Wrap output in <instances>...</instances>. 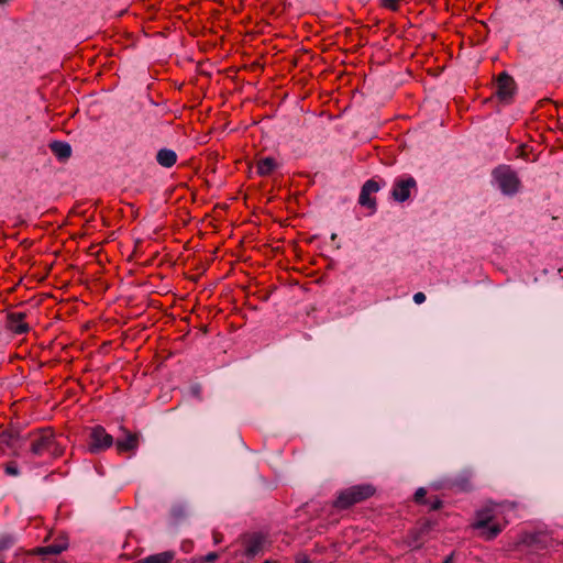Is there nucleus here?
<instances>
[{"label": "nucleus", "instance_id": "nucleus-19", "mask_svg": "<svg viewBox=\"0 0 563 563\" xmlns=\"http://www.w3.org/2000/svg\"><path fill=\"white\" fill-rule=\"evenodd\" d=\"M504 527L498 522H490L485 529H476L479 531L478 537L485 541L496 539L503 531Z\"/></svg>", "mask_w": 563, "mask_h": 563}, {"label": "nucleus", "instance_id": "nucleus-1", "mask_svg": "<svg viewBox=\"0 0 563 563\" xmlns=\"http://www.w3.org/2000/svg\"><path fill=\"white\" fill-rule=\"evenodd\" d=\"M32 439L30 453L33 456L42 457L48 455L52 459H58L64 454L65 448L60 444L56 434L51 428L38 429L29 433Z\"/></svg>", "mask_w": 563, "mask_h": 563}, {"label": "nucleus", "instance_id": "nucleus-14", "mask_svg": "<svg viewBox=\"0 0 563 563\" xmlns=\"http://www.w3.org/2000/svg\"><path fill=\"white\" fill-rule=\"evenodd\" d=\"M48 147L59 162H66L71 156V146L67 142L53 141L49 143Z\"/></svg>", "mask_w": 563, "mask_h": 563}, {"label": "nucleus", "instance_id": "nucleus-34", "mask_svg": "<svg viewBox=\"0 0 563 563\" xmlns=\"http://www.w3.org/2000/svg\"><path fill=\"white\" fill-rule=\"evenodd\" d=\"M335 238H336V234H335V233H333V234L331 235V239H332V240H334Z\"/></svg>", "mask_w": 563, "mask_h": 563}, {"label": "nucleus", "instance_id": "nucleus-20", "mask_svg": "<svg viewBox=\"0 0 563 563\" xmlns=\"http://www.w3.org/2000/svg\"><path fill=\"white\" fill-rule=\"evenodd\" d=\"M451 488H456L460 492H470L473 489L471 478L466 475L454 478L450 485Z\"/></svg>", "mask_w": 563, "mask_h": 563}, {"label": "nucleus", "instance_id": "nucleus-10", "mask_svg": "<svg viewBox=\"0 0 563 563\" xmlns=\"http://www.w3.org/2000/svg\"><path fill=\"white\" fill-rule=\"evenodd\" d=\"M416 188L417 181L412 176L396 178L391 190V197L397 202H405L410 198L411 189Z\"/></svg>", "mask_w": 563, "mask_h": 563}, {"label": "nucleus", "instance_id": "nucleus-32", "mask_svg": "<svg viewBox=\"0 0 563 563\" xmlns=\"http://www.w3.org/2000/svg\"><path fill=\"white\" fill-rule=\"evenodd\" d=\"M559 2V5L561 7V9H563V0H558Z\"/></svg>", "mask_w": 563, "mask_h": 563}, {"label": "nucleus", "instance_id": "nucleus-29", "mask_svg": "<svg viewBox=\"0 0 563 563\" xmlns=\"http://www.w3.org/2000/svg\"><path fill=\"white\" fill-rule=\"evenodd\" d=\"M219 558V554L217 552H210L203 558V562L207 563H213Z\"/></svg>", "mask_w": 563, "mask_h": 563}, {"label": "nucleus", "instance_id": "nucleus-28", "mask_svg": "<svg viewBox=\"0 0 563 563\" xmlns=\"http://www.w3.org/2000/svg\"><path fill=\"white\" fill-rule=\"evenodd\" d=\"M413 301L417 305H421L426 301V295L421 291H418L413 295Z\"/></svg>", "mask_w": 563, "mask_h": 563}, {"label": "nucleus", "instance_id": "nucleus-7", "mask_svg": "<svg viewBox=\"0 0 563 563\" xmlns=\"http://www.w3.org/2000/svg\"><path fill=\"white\" fill-rule=\"evenodd\" d=\"M517 93V84L515 79L507 73L503 71L496 79L495 96L503 104H510Z\"/></svg>", "mask_w": 563, "mask_h": 563}, {"label": "nucleus", "instance_id": "nucleus-30", "mask_svg": "<svg viewBox=\"0 0 563 563\" xmlns=\"http://www.w3.org/2000/svg\"><path fill=\"white\" fill-rule=\"evenodd\" d=\"M442 563H453V556L450 555V556H446Z\"/></svg>", "mask_w": 563, "mask_h": 563}, {"label": "nucleus", "instance_id": "nucleus-17", "mask_svg": "<svg viewBox=\"0 0 563 563\" xmlns=\"http://www.w3.org/2000/svg\"><path fill=\"white\" fill-rule=\"evenodd\" d=\"M175 551L168 550L155 554L147 555L135 563H172L175 559Z\"/></svg>", "mask_w": 563, "mask_h": 563}, {"label": "nucleus", "instance_id": "nucleus-3", "mask_svg": "<svg viewBox=\"0 0 563 563\" xmlns=\"http://www.w3.org/2000/svg\"><path fill=\"white\" fill-rule=\"evenodd\" d=\"M492 177L505 196H515L521 188V180L510 165H498L493 169Z\"/></svg>", "mask_w": 563, "mask_h": 563}, {"label": "nucleus", "instance_id": "nucleus-5", "mask_svg": "<svg viewBox=\"0 0 563 563\" xmlns=\"http://www.w3.org/2000/svg\"><path fill=\"white\" fill-rule=\"evenodd\" d=\"M114 443L113 437L98 424L91 428L88 437V452L99 454L110 449Z\"/></svg>", "mask_w": 563, "mask_h": 563}, {"label": "nucleus", "instance_id": "nucleus-13", "mask_svg": "<svg viewBox=\"0 0 563 563\" xmlns=\"http://www.w3.org/2000/svg\"><path fill=\"white\" fill-rule=\"evenodd\" d=\"M494 509L485 507L475 511V519L471 523L472 529H485L490 522H494Z\"/></svg>", "mask_w": 563, "mask_h": 563}, {"label": "nucleus", "instance_id": "nucleus-24", "mask_svg": "<svg viewBox=\"0 0 563 563\" xmlns=\"http://www.w3.org/2000/svg\"><path fill=\"white\" fill-rule=\"evenodd\" d=\"M4 472L9 476H18L20 474V470L18 467L16 462L10 461L4 465Z\"/></svg>", "mask_w": 563, "mask_h": 563}, {"label": "nucleus", "instance_id": "nucleus-31", "mask_svg": "<svg viewBox=\"0 0 563 563\" xmlns=\"http://www.w3.org/2000/svg\"><path fill=\"white\" fill-rule=\"evenodd\" d=\"M263 563H278V561H275V560H265Z\"/></svg>", "mask_w": 563, "mask_h": 563}, {"label": "nucleus", "instance_id": "nucleus-8", "mask_svg": "<svg viewBox=\"0 0 563 563\" xmlns=\"http://www.w3.org/2000/svg\"><path fill=\"white\" fill-rule=\"evenodd\" d=\"M69 548V538L67 533H59L54 542L44 547H36L30 551V554L42 556L44 560L47 559L48 555H58L62 552L66 551Z\"/></svg>", "mask_w": 563, "mask_h": 563}, {"label": "nucleus", "instance_id": "nucleus-4", "mask_svg": "<svg viewBox=\"0 0 563 563\" xmlns=\"http://www.w3.org/2000/svg\"><path fill=\"white\" fill-rule=\"evenodd\" d=\"M437 526V521L432 519H420L416 526L408 530L404 542L412 550H419L423 547L427 537Z\"/></svg>", "mask_w": 563, "mask_h": 563}, {"label": "nucleus", "instance_id": "nucleus-6", "mask_svg": "<svg viewBox=\"0 0 563 563\" xmlns=\"http://www.w3.org/2000/svg\"><path fill=\"white\" fill-rule=\"evenodd\" d=\"M267 533L263 531L246 532L241 536L243 545V555L247 559H254L263 552L267 542Z\"/></svg>", "mask_w": 563, "mask_h": 563}, {"label": "nucleus", "instance_id": "nucleus-21", "mask_svg": "<svg viewBox=\"0 0 563 563\" xmlns=\"http://www.w3.org/2000/svg\"><path fill=\"white\" fill-rule=\"evenodd\" d=\"M427 499V489L423 487H419L413 495L415 503L418 505H427L429 504V500Z\"/></svg>", "mask_w": 563, "mask_h": 563}, {"label": "nucleus", "instance_id": "nucleus-33", "mask_svg": "<svg viewBox=\"0 0 563 563\" xmlns=\"http://www.w3.org/2000/svg\"><path fill=\"white\" fill-rule=\"evenodd\" d=\"M49 538H51V534H48V536L44 539V542H47Z\"/></svg>", "mask_w": 563, "mask_h": 563}, {"label": "nucleus", "instance_id": "nucleus-26", "mask_svg": "<svg viewBox=\"0 0 563 563\" xmlns=\"http://www.w3.org/2000/svg\"><path fill=\"white\" fill-rule=\"evenodd\" d=\"M380 5L391 11H397L399 8V0H382Z\"/></svg>", "mask_w": 563, "mask_h": 563}, {"label": "nucleus", "instance_id": "nucleus-15", "mask_svg": "<svg viewBox=\"0 0 563 563\" xmlns=\"http://www.w3.org/2000/svg\"><path fill=\"white\" fill-rule=\"evenodd\" d=\"M278 166L279 164L274 157H263L257 162V174L262 177L269 176L278 168Z\"/></svg>", "mask_w": 563, "mask_h": 563}, {"label": "nucleus", "instance_id": "nucleus-2", "mask_svg": "<svg viewBox=\"0 0 563 563\" xmlns=\"http://www.w3.org/2000/svg\"><path fill=\"white\" fill-rule=\"evenodd\" d=\"M376 493V487L369 483L350 486L338 493L332 507L338 510H347L356 504L363 503Z\"/></svg>", "mask_w": 563, "mask_h": 563}, {"label": "nucleus", "instance_id": "nucleus-12", "mask_svg": "<svg viewBox=\"0 0 563 563\" xmlns=\"http://www.w3.org/2000/svg\"><path fill=\"white\" fill-rule=\"evenodd\" d=\"M26 318L25 312H9L5 318V328L10 332L21 335L30 331L29 324L24 321Z\"/></svg>", "mask_w": 563, "mask_h": 563}, {"label": "nucleus", "instance_id": "nucleus-22", "mask_svg": "<svg viewBox=\"0 0 563 563\" xmlns=\"http://www.w3.org/2000/svg\"><path fill=\"white\" fill-rule=\"evenodd\" d=\"M170 516L172 518L177 522L185 518L186 516V509L181 505H176L170 509Z\"/></svg>", "mask_w": 563, "mask_h": 563}, {"label": "nucleus", "instance_id": "nucleus-25", "mask_svg": "<svg viewBox=\"0 0 563 563\" xmlns=\"http://www.w3.org/2000/svg\"><path fill=\"white\" fill-rule=\"evenodd\" d=\"M427 500H429V504L426 506H428L430 510H439L443 506V501L438 496H430Z\"/></svg>", "mask_w": 563, "mask_h": 563}, {"label": "nucleus", "instance_id": "nucleus-11", "mask_svg": "<svg viewBox=\"0 0 563 563\" xmlns=\"http://www.w3.org/2000/svg\"><path fill=\"white\" fill-rule=\"evenodd\" d=\"M379 189L380 185L375 179H368L361 188L358 203L362 207L369 209L371 213H374L377 210L376 199L371 195L377 192Z\"/></svg>", "mask_w": 563, "mask_h": 563}, {"label": "nucleus", "instance_id": "nucleus-9", "mask_svg": "<svg viewBox=\"0 0 563 563\" xmlns=\"http://www.w3.org/2000/svg\"><path fill=\"white\" fill-rule=\"evenodd\" d=\"M120 430L122 431L123 437L118 438L113 443L118 454H134L140 445V434L131 432L125 427H121Z\"/></svg>", "mask_w": 563, "mask_h": 563}, {"label": "nucleus", "instance_id": "nucleus-23", "mask_svg": "<svg viewBox=\"0 0 563 563\" xmlns=\"http://www.w3.org/2000/svg\"><path fill=\"white\" fill-rule=\"evenodd\" d=\"M188 391L191 397L202 401V386L199 383L191 384Z\"/></svg>", "mask_w": 563, "mask_h": 563}, {"label": "nucleus", "instance_id": "nucleus-27", "mask_svg": "<svg viewBox=\"0 0 563 563\" xmlns=\"http://www.w3.org/2000/svg\"><path fill=\"white\" fill-rule=\"evenodd\" d=\"M295 563H312V562L306 553H298L295 556Z\"/></svg>", "mask_w": 563, "mask_h": 563}, {"label": "nucleus", "instance_id": "nucleus-16", "mask_svg": "<svg viewBox=\"0 0 563 563\" xmlns=\"http://www.w3.org/2000/svg\"><path fill=\"white\" fill-rule=\"evenodd\" d=\"M156 162L165 168L173 167L177 162V154L170 148H161L156 154Z\"/></svg>", "mask_w": 563, "mask_h": 563}, {"label": "nucleus", "instance_id": "nucleus-18", "mask_svg": "<svg viewBox=\"0 0 563 563\" xmlns=\"http://www.w3.org/2000/svg\"><path fill=\"white\" fill-rule=\"evenodd\" d=\"M20 431L15 428H9L0 432V446L9 449L15 448V442L20 439Z\"/></svg>", "mask_w": 563, "mask_h": 563}]
</instances>
